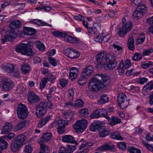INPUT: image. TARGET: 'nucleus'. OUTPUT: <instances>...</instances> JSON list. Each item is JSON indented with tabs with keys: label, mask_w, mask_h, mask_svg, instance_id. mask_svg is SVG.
<instances>
[{
	"label": "nucleus",
	"mask_w": 153,
	"mask_h": 153,
	"mask_svg": "<svg viewBox=\"0 0 153 153\" xmlns=\"http://www.w3.org/2000/svg\"><path fill=\"white\" fill-rule=\"evenodd\" d=\"M26 123V121L25 120L19 123L15 127V129L16 131H18L20 130L24 127Z\"/></svg>",
	"instance_id": "obj_48"
},
{
	"label": "nucleus",
	"mask_w": 153,
	"mask_h": 153,
	"mask_svg": "<svg viewBox=\"0 0 153 153\" xmlns=\"http://www.w3.org/2000/svg\"><path fill=\"white\" fill-rule=\"evenodd\" d=\"M25 139V136L23 134H21L17 137L11 144L10 147L11 151L15 152L20 149Z\"/></svg>",
	"instance_id": "obj_5"
},
{
	"label": "nucleus",
	"mask_w": 153,
	"mask_h": 153,
	"mask_svg": "<svg viewBox=\"0 0 153 153\" xmlns=\"http://www.w3.org/2000/svg\"><path fill=\"white\" fill-rule=\"evenodd\" d=\"M102 122L96 120L91 123L89 127V130L93 132L96 131L102 128Z\"/></svg>",
	"instance_id": "obj_15"
},
{
	"label": "nucleus",
	"mask_w": 153,
	"mask_h": 153,
	"mask_svg": "<svg viewBox=\"0 0 153 153\" xmlns=\"http://www.w3.org/2000/svg\"><path fill=\"white\" fill-rule=\"evenodd\" d=\"M128 151L130 153H141L140 150L133 146L128 148Z\"/></svg>",
	"instance_id": "obj_47"
},
{
	"label": "nucleus",
	"mask_w": 153,
	"mask_h": 153,
	"mask_svg": "<svg viewBox=\"0 0 153 153\" xmlns=\"http://www.w3.org/2000/svg\"><path fill=\"white\" fill-rule=\"evenodd\" d=\"M68 100L73 101L74 91L73 89H70L68 91Z\"/></svg>",
	"instance_id": "obj_50"
},
{
	"label": "nucleus",
	"mask_w": 153,
	"mask_h": 153,
	"mask_svg": "<svg viewBox=\"0 0 153 153\" xmlns=\"http://www.w3.org/2000/svg\"><path fill=\"white\" fill-rule=\"evenodd\" d=\"M34 43L32 42H28L27 44H21L17 46L16 49L17 52H20L22 54L28 56H32L36 52L33 48Z\"/></svg>",
	"instance_id": "obj_2"
},
{
	"label": "nucleus",
	"mask_w": 153,
	"mask_h": 153,
	"mask_svg": "<svg viewBox=\"0 0 153 153\" xmlns=\"http://www.w3.org/2000/svg\"><path fill=\"white\" fill-rule=\"evenodd\" d=\"M65 39L68 42L71 43H78V41L76 38L69 35L66 36Z\"/></svg>",
	"instance_id": "obj_37"
},
{
	"label": "nucleus",
	"mask_w": 153,
	"mask_h": 153,
	"mask_svg": "<svg viewBox=\"0 0 153 153\" xmlns=\"http://www.w3.org/2000/svg\"><path fill=\"white\" fill-rule=\"evenodd\" d=\"M51 118L50 116L45 117L39 120L38 123V126L39 128H41L45 125L49 121Z\"/></svg>",
	"instance_id": "obj_25"
},
{
	"label": "nucleus",
	"mask_w": 153,
	"mask_h": 153,
	"mask_svg": "<svg viewBox=\"0 0 153 153\" xmlns=\"http://www.w3.org/2000/svg\"><path fill=\"white\" fill-rule=\"evenodd\" d=\"M88 32L92 34H97V28L95 27H90L88 28Z\"/></svg>",
	"instance_id": "obj_63"
},
{
	"label": "nucleus",
	"mask_w": 153,
	"mask_h": 153,
	"mask_svg": "<svg viewBox=\"0 0 153 153\" xmlns=\"http://www.w3.org/2000/svg\"><path fill=\"white\" fill-rule=\"evenodd\" d=\"M117 145L119 149L122 150H125L127 146L126 143L123 142H121L118 143Z\"/></svg>",
	"instance_id": "obj_56"
},
{
	"label": "nucleus",
	"mask_w": 153,
	"mask_h": 153,
	"mask_svg": "<svg viewBox=\"0 0 153 153\" xmlns=\"http://www.w3.org/2000/svg\"><path fill=\"white\" fill-rule=\"evenodd\" d=\"M64 53L68 57L72 59H77L80 56L79 53L77 51L71 48H66L64 51Z\"/></svg>",
	"instance_id": "obj_13"
},
{
	"label": "nucleus",
	"mask_w": 153,
	"mask_h": 153,
	"mask_svg": "<svg viewBox=\"0 0 153 153\" xmlns=\"http://www.w3.org/2000/svg\"><path fill=\"white\" fill-rule=\"evenodd\" d=\"M68 124L67 121L60 119L58 120H56L54 121L50 127L51 128L56 127L58 129V133L62 134L65 132V127Z\"/></svg>",
	"instance_id": "obj_6"
},
{
	"label": "nucleus",
	"mask_w": 153,
	"mask_h": 153,
	"mask_svg": "<svg viewBox=\"0 0 153 153\" xmlns=\"http://www.w3.org/2000/svg\"><path fill=\"white\" fill-rule=\"evenodd\" d=\"M93 68L89 65L85 68L82 71L80 77L78 80V83L80 85H84L86 82L87 77L91 76L93 72Z\"/></svg>",
	"instance_id": "obj_3"
},
{
	"label": "nucleus",
	"mask_w": 153,
	"mask_h": 153,
	"mask_svg": "<svg viewBox=\"0 0 153 153\" xmlns=\"http://www.w3.org/2000/svg\"><path fill=\"white\" fill-rule=\"evenodd\" d=\"M123 62V60H122L120 62L119 64V67L117 69L119 74L121 75L123 74L125 72V70L126 69L122 65Z\"/></svg>",
	"instance_id": "obj_45"
},
{
	"label": "nucleus",
	"mask_w": 153,
	"mask_h": 153,
	"mask_svg": "<svg viewBox=\"0 0 153 153\" xmlns=\"http://www.w3.org/2000/svg\"><path fill=\"white\" fill-rule=\"evenodd\" d=\"M129 91L131 92L138 93L140 91V88L138 86L131 85L130 86Z\"/></svg>",
	"instance_id": "obj_49"
},
{
	"label": "nucleus",
	"mask_w": 153,
	"mask_h": 153,
	"mask_svg": "<svg viewBox=\"0 0 153 153\" xmlns=\"http://www.w3.org/2000/svg\"><path fill=\"white\" fill-rule=\"evenodd\" d=\"M148 81V79L146 78L140 77L137 79V82L140 84H143Z\"/></svg>",
	"instance_id": "obj_59"
},
{
	"label": "nucleus",
	"mask_w": 153,
	"mask_h": 153,
	"mask_svg": "<svg viewBox=\"0 0 153 153\" xmlns=\"http://www.w3.org/2000/svg\"><path fill=\"white\" fill-rule=\"evenodd\" d=\"M12 128V125L8 124L5 125L3 127L1 131L2 134H5L10 131Z\"/></svg>",
	"instance_id": "obj_33"
},
{
	"label": "nucleus",
	"mask_w": 153,
	"mask_h": 153,
	"mask_svg": "<svg viewBox=\"0 0 153 153\" xmlns=\"http://www.w3.org/2000/svg\"><path fill=\"white\" fill-rule=\"evenodd\" d=\"M108 77L102 74H96L90 81L89 89L92 91L101 90L108 84Z\"/></svg>",
	"instance_id": "obj_1"
},
{
	"label": "nucleus",
	"mask_w": 153,
	"mask_h": 153,
	"mask_svg": "<svg viewBox=\"0 0 153 153\" xmlns=\"http://www.w3.org/2000/svg\"><path fill=\"white\" fill-rule=\"evenodd\" d=\"M23 33L25 35L31 36L36 33V30L31 27H24L23 29Z\"/></svg>",
	"instance_id": "obj_24"
},
{
	"label": "nucleus",
	"mask_w": 153,
	"mask_h": 153,
	"mask_svg": "<svg viewBox=\"0 0 153 153\" xmlns=\"http://www.w3.org/2000/svg\"><path fill=\"white\" fill-rule=\"evenodd\" d=\"M49 149L48 147L45 144H42L40 145V151L43 153L48 152V151L49 150Z\"/></svg>",
	"instance_id": "obj_58"
},
{
	"label": "nucleus",
	"mask_w": 153,
	"mask_h": 153,
	"mask_svg": "<svg viewBox=\"0 0 153 153\" xmlns=\"http://www.w3.org/2000/svg\"><path fill=\"white\" fill-rule=\"evenodd\" d=\"M84 103L82 100L79 99L75 102L74 106L76 108H80L83 106Z\"/></svg>",
	"instance_id": "obj_54"
},
{
	"label": "nucleus",
	"mask_w": 153,
	"mask_h": 153,
	"mask_svg": "<svg viewBox=\"0 0 153 153\" xmlns=\"http://www.w3.org/2000/svg\"><path fill=\"white\" fill-rule=\"evenodd\" d=\"M3 139V137H0V146L2 147V146L5 147V148H3L4 150L6 149L8 146L7 143Z\"/></svg>",
	"instance_id": "obj_51"
},
{
	"label": "nucleus",
	"mask_w": 153,
	"mask_h": 153,
	"mask_svg": "<svg viewBox=\"0 0 153 153\" xmlns=\"http://www.w3.org/2000/svg\"><path fill=\"white\" fill-rule=\"evenodd\" d=\"M145 39V34L143 33H141L140 34L137 38L136 42L137 44H141L144 42Z\"/></svg>",
	"instance_id": "obj_40"
},
{
	"label": "nucleus",
	"mask_w": 153,
	"mask_h": 153,
	"mask_svg": "<svg viewBox=\"0 0 153 153\" xmlns=\"http://www.w3.org/2000/svg\"><path fill=\"white\" fill-rule=\"evenodd\" d=\"M21 25L22 23L19 20H15L10 23L9 27L10 29H14L19 28Z\"/></svg>",
	"instance_id": "obj_23"
},
{
	"label": "nucleus",
	"mask_w": 153,
	"mask_h": 153,
	"mask_svg": "<svg viewBox=\"0 0 153 153\" xmlns=\"http://www.w3.org/2000/svg\"><path fill=\"white\" fill-rule=\"evenodd\" d=\"M143 55L141 53H136L133 56L132 59L135 61H138L143 58Z\"/></svg>",
	"instance_id": "obj_43"
},
{
	"label": "nucleus",
	"mask_w": 153,
	"mask_h": 153,
	"mask_svg": "<svg viewBox=\"0 0 153 153\" xmlns=\"http://www.w3.org/2000/svg\"><path fill=\"white\" fill-rule=\"evenodd\" d=\"M36 47L40 51H43L45 49V47L44 44L40 42H37L36 44Z\"/></svg>",
	"instance_id": "obj_52"
},
{
	"label": "nucleus",
	"mask_w": 153,
	"mask_h": 153,
	"mask_svg": "<svg viewBox=\"0 0 153 153\" xmlns=\"http://www.w3.org/2000/svg\"><path fill=\"white\" fill-rule=\"evenodd\" d=\"M62 141L64 142L75 143L76 146L78 145L77 141L75 140L74 137L71 135H65L62 137Z\"/></svg>",
	"instance_id": "obj_19"
},
{
	"label": "nucleus",
	"mask_w": 153,
	"mask_h": 153,
	"mask_svg": "<svg viewBox=\"0 0 153 153\" xmlns=\"http://www.w3.org/2000/svg\"><path fill=\"white\" fill-rule=\"evenodd\" d=\"M64 117L68 121H70L73 118V113L70 111H65L63 113Z\"/></svg>",
	"instance_id": "obj_36"
},
{
	"label": "nucleus",
	"mask_w": 153,
	"mask_h": 153,
	"mask_svg": "<svg viewBox=\"0 0 153 153\" xmlns=\"http://www.w3.org/2000/svg\"><path fill=\"white\" fill-rule=\"evenodd\" d=\"M79 69L76 67H72L70 70L69 76L71 79L73 80L78 75Z\"/></svg>",
	"instance_id": "obj_22"
},
{
	"label": "nucleus",
	"mask_w": 153,
	"mask_h": 153,
	"mask_svg": "<svg viewBox=\"0 0 153 153\" xmlns=\"http://www.w3.org/2000/svg\"><path fill=\"white\" fill-rule=\"evenodd\" d=\"M142 143L144 146L146 147L147 149L149 150L152 151H153V145L148 143L145 140H143Z\"/></svg>",
	"instance_id": "obj_55"
},
{
	"label": "nucleus",
	"mask_w": 153,
	"mask_h": 153,
	"mask_svg": "<svg viewBox=\"0 0 153 153\" xmlns=\"http://www.w3.org/2000/svg\"><path fill=\"white\" fill-rule=\"evenodd\" d=\"M111 62V63L106 64L104 65L105 69L108 70L113 69L116 67L118 63L117 61H114L113 62Z\"/></svg>",
	"instance_id": "obj_32"
},
{
	"label": "nucleus",
	"mask_w": 153,
	"mask_h": 153,
	"mask_svg": "<svg viewBox=\"0 0 153 153\" xmlns=\"http://www.w3.org/2000/svg\"><path fill=\"white\" fill-rule=\"evenodd\" d=\"M122 27L118 28V34L121 37L125 36L127 33L130 31L132 27V23L131 22L126 23V19L124 17L122 19Z\"/></svg>",
	"instance_id": "obj_4"
},
{
	"label": "nucleus",
	"mask_w": 153,
	"mask_h": 153,
	"mask_svg": "<svg viewBox=\"0 0 153 153\" xmlns=\"http://www.w3.org/2000/svg\"><path fill=\"white\" fill-rule=\"evenodd\" d=\"M152 89H153V82L151 81L148 82L144 86L142 90V93L144 95H146Z\"/></svg>",
	"instance_id": "obj_20"
},
{
	"label": "nucleus",
	"mask_w": 153,
	"mask_h": 153,
	"mask_svg": "<svg viewBox=\"0 0 153 153\" xmlns=\"http://www.w3.org/2000/svg\"><path fill=\"white\" fill-rule=\"evenodd\" d=\"M12 81L10 78H6L3 80V82L1 85L2 90L8 91L12 88Z\"/></svg>",
	"instance_id": "obj_18"
},
{
	"label": "nucleus",
	"mask_w": 153,
	"mask_h": 153,
	"mask_svg": "<svg viewBox=\"0 0 153 153\" xmlns=\"http://www.w3.org/2000/svg\"><path fill=\"white\" fill-rule=\"evenodd\" d=\"M33 150V149L31 146L28 145L25 146L24 151L26 153H31Z\"/></svg>",
	"instance_id": "obj_60"
},
{
	"label": "nucleus",
	"mask_w": 153,
	"mask_h": 153,
	"mask_svg": "<svg viewBox=\"0 0 153 153\" xmlns=\"http://www.w3.org/2000/svg\"><path fill=\"white\" fill-rule=\"evenodd\" d=\"M67 148L69 153H72L76 149L75 146L71 145L70 144L67 145Z\"/></svg>",
	"instance_id": "obj_61"
},
{
	"label": "nucleus",
	"mask_w": 153,
	"mask_h": 153,
	"mask_svg": "<svg viewBox=\"0 0 153 153\" xmlns=\"http://www.w3.org/2000/svg\"><path fill=\"white\" fill-rule=\"evenodd\" d=\"M147 10V8L144 4L140 5L134 11L132 17L135 19H139L146 13Z\"/></svg>",
	"instance_id": "obj_10"
},
{
	"label": "nucleus",
	"mask_w": 153,
	"mask_h": 153,
	"mask_svg": "<svg viewBox=\"0 0 153 153\" xmlns=\"http://www.w3.org/2000/svg\"><path fill=\"white\" fill-rule=\"evenodd\" d=\"M104 33H101L99 35L97 36L96 37L94 38V40L95 41L99 42L100 43H102L103 41L104 42H108L109 40L110 39V37L109 35H106L105 36H103V38L99 39V37H102V35H103Z\"/></svg>",
	"instance_id": "obj_21"
},
{
	"label": "nucleus",
	"mask_w": 153,
	"mask_h": 153,
	"mask_svg": "<svg viewBox=\"0 0 153 153\" xmlns=\"http://www.w3.org/2000/svg\"><path fill=\"white\" fill-rule=\"evenodd\" d=\"M127 47L130 51H133L135 49L134 45V40L133 37H128L127 42Z\"/></svg>",
	"instance_id": "obj_26"
},
{
	"label": "nucleus",
	"mask_w": 153,
	"mask_h": 153,
	"mask_svg": "<svg viewBox=\"0 0 153 153\" xmlns=\"http://www.w3.org/2000/svg\"><path fill=\"white\" fill-rule=\"evenodd\" d=\"M27 97L28 102L31 104L35 103L40 100V98L39 96L32 91H30L28 92Z\"/></svg>",
	"instance_id": "obj_16"
},
{
	"label": "nucleus",
	"mask_w": 153,
	"mask_h": 153,
	"mask_svg": "<svg viewBox=\"0 0 153 153\" xmlns=\"http://www.w3.org/2000/svg\"><path fill=\"white\" fill-rule=\"evenodd\" d=\"M33 22L38 25L40 26H48L49 27H51L52 25H51L48 24V23H46L44 22L41 20H39L37 19H35L33 20Z\"/></svg>",
	"instance_id": "obj_41"
},
{
	"label": "nucleus",
	"mask_w": 153,
	"mask_h": 153,
	"mask_svg": "<svg viewBox=\"0 0 153 153\" xmlns=\"http://www.w3.org/2000/svg\"><path fill=\"white\" fill-rule=\"evenodd\" d=\"M52 34L56 37L60 38L64 37L66 35L64 32H60L58 31H53L52 32Z\"/></svg>",
	"instance_id": "obj_42"
},
{
	"label": "nucleus",
	"mask_w": 153,
	"mask_h": 153,
	"mask_svg": "<svg viewBox=\"0 0 153 153\" xmlns=\"http://www.w3.org/2000/svg\"><path fill=\"white\" fill-rule=\"evenodd\" d=\"M106 52L104 51H102L98 53L96 56V60L99 62H101L105 59L104 56H105Z\"/></svg>",
	"instance_id": "obj_35"
},
{
	"label": "nucleus",
	"mask_w": 153,
	"mask_h": 153,
	"mask_svg": "<svg viewBox=\"0 0 153 153\" xmlns=\"http://www.w3.org/2000/svg\"><path fill=\"white\" fill-rule=\"evenodd\" d=\"M115 146L114 144L111 143H105L102 146L98 147L97 150H100L104 151L105 150H108L112 152L116 151Z\"/></svg>",
	"instance_id": "obj_14"
},
{
	"label": "nucleus",
	"mask_w": 153,
	"mask_h": 153,
	"mask_svg": "<svg viewBox=\"0 0 153 153\" xmlns=\"http://www.w3.org/2000/svg\"><path fill=\"white\" fill-rule=\"evenodd\" d=\"M46 102L42 101L37 106L36 112V115L39 118L43 116L45 114L47 110Z\"/></svg>",
	"instance_id": "obj_11"
},
{
	"label": "nucleus",
	"mask_w": 153,
	"mask_h": 153,
	"mask_svg": "<svg viewBox=\"0 0 153 153\" xmlns=\"http://www.w3.org/2000/svg\"><path fill=\"white\" fill-rule=\"evenodd\" d=\"M117 58L113 53H109L107 55L105 60L107 62H114L117 60Z\"/></svg>",
	"instance_id": "obj_30"
},
{
	"label": "nucleus",
	"mask_w": 153,
	"mask_h": 153,
	"mask_svg": "<svg viewBox=\"0 0 153 153\" xmlns=\"http://www.w3.org/2000/svg\"><path fill=\"white\" fill-rule=\"evenodd\" d=\"M121 123V120L118 117L116 116H113L111 118L109 124L112 126H114Z\"/></svg>",
	"instance_id": "obj_28"
},
{
	"label": "nucleus",
	"mask_w": 153,
	"mask_h": 153,
	"mask_svg": "<svg viewBox=\"0 0 153 153\" xmlns=\"http://www.w3.org/2000/svg\"><path fill=\"white\" fill-rule=\"evenodd\" d=\"M122 65L123 66L124 68L126 69L129 66L131 65V63L130 60L128 59L126 60L124 64L123 63V62Z\"/></svg>",
	"instance_id": "obj_62"
},
{
	"label": "nucleus",
	"mask_w": 153,
	"mask_h": 153,
	"mask_svg": "<svg viewBox=\"0 0 153 153\" xmlns=\"http://www.w3.org/2000/svg\"><path fill=\"white\" fill-rule=\"evenodd\" d=\"M127 96L124 93H121L118 96L117 102L118 106L121 108L124 109L128 105L129 100H127Z\"/></svg>",
	"instance_id": "obj_8"
},
{
	"label": "nucleus",
	"mask_w": 153,
	"mask_h": 153,
	"mask_svg": "<svg viewBox=\"0 0 153 153\" xmlns=\"http://www.w3.org/2000/svg\"><path fill=\"white\" fill-rule=\"evenodd\" d=\"M51 137V135L50 133H47L44 134L41 137L42 140L43 142L47 141L50 140Z\"/></svg>",
	"instance_id": "obj_46"
},
{
	"label": "nucleus",
	"mask_w": 153,
	"mask_h": 153,
	"mask_svg": "<svg viewBox=\"0 0 153 153\" xmlns=\"http://www.w3.org/2000/svg\"><path fill=\"white\" fill-rule=\"evenodd\" d=\"M1 33V35L4 38V39H2L3 44L7 41L11 42L13 41L15 39L13 36V33L10 30L6 31L4 28H3L2 29Z\"/></svg>",
	"instance_id": "obj_12"
},
{
	"label": "nucleus",
	"mask_w": 153,
	"mask_h": 153,
	"mask_svg": "<svg viewBox=\"0 0 153 153\" xmlns=\"http://www.w3.org/2000/svg\"><path fill=\"white\" fill-rule=\"evenodd\" d=\"M16 112L18 117L19 119L23 120L28 115L27 108L25 105L22 103L18 105Z\"/></svg>",
	"instance_id": "obj_9"
},
{
	"label": "nucleus",
	"mask_w": 153,
	"mask_h": 153,
	"mask_svg": "<svg viewBox=\"0 0 153 153\" xmlns=\"http://www.w3.org/2000/svg\"><path fill=\"white\" fill-rule=\"evenodd\" d=\"M14 135V133H11L7 135H5L3 136L4 139H5L7 140H10L12 139Z\"/></svg>",
	"instance_id": "obj_64"
},
{
	"label": "nucleus",
	"mask_w": 153,
	"mask_h": 153,
	"mask_svg": "<svg viewBox=\"0 0 153 153\" xmlns=\"http://www.w3.org/2000/svg\"><path fill=\"white\" fill-rule=\"evenodd\" d=\"M153 63L151 61L143 62L141 65V67L144 69H146L152 65Z\"/></svg>",
	"instance_id": "obj_53"
},
{
	"label": "nucleus",
	"mask_w": 153,
	"mask_h": 153,
	"mask_svg": "<svg viewBox=\"0 0 153 153\" xmlns=\"http://www.w3.org/2000/svg\"><path fill=\"white\" fill-rule=\"evenodd\" d=\"M4 71L8 73H11L14 71L15 68L14 65L10 64H8L4 68Z\"/></svg>",
	"instance_id": "obj_34"
},
{
	"label": "nucleus",
	"mask_w": 153,
	"mask_h": 153,
	"mask_svg": "<svg viewBox=\"0 0 153 153\" xmlns=\"http://www.w3.org/2000/svg\"><path fill=\"white\" fill-rule=\"evenodd\" d=\"M106 112V110L103 108H100L97 109L93 111L90 115L91 119L97 118L100 117H102V115H104V113Z\"/></svg>",
	"instance_id": "obj_17"
},
{
	"label": "nucleus",
	"mask_w": 153,
	"mask_h": 153,
	"mask_svg": "<svg viewBox=\"0 0 153 153\" xmlns=\"http://www.w3.org/2000/svg\"><path fill=\"white\" fill-rule=\"evenodd\" d=\"M111 138L113 139L122 140L123 139V137L118 132H113L111 134Z\"/></svg>",
	"instance_id": "obj_38"
},
{
	"label": "nucleus",
	"mask_w": 153,
	"mask_h": 153,
	"mask_svg": "<svg viewBox=\"0 0 153 153\" xmlns=\"http://www.w3.org/2000/svg\"><path fill=\"white\" fill-rule=\"evenodd\" d=\"M46 78H44L40 82V88L41 89H42L44 88L45 87V86L48 82V81Z\"/></svg>",
	"instance_id": "obj_57"
},
{
	"label": "nucleus",
	"mask_w": 153,
	"mask_h": 153,
	"mask_svg": "<svg viewBox=\"0 0 153 153\" xmlns=\"http://www.w3.org/2000/svg\"><path fill=\"white\" fill-rule=\"evenodd\" d=\"M30 66L28 65L25 64L21 65V69L22 73L25 74H28L30 72Z\"/></svg>",
	"instance_id": "obj_31"
},
{
	"label": "nucleus",
	"mask_w": 153,
	"mask_h": 153,
	"mask_svg": "<svg viewBox=\"0 0 153 153\" xmlns=\"http://www.w3.org/2000/svg\"><path fill=\"white\" fill-rule=\"evenodd\" d=\"M109 100V98L106 95H103L101 96L99 100L98 103L100 104H104L107 102Z\"/></svg>",
	"instance_id": "obj_39"
},
{
	"label": "nucleus",
	"mask_w": 153,
	"mask_h": 153,
	"mask_svg": "<svg viewBox=\"0 0 153 153\" xmlns=\"http://www.w3.org/2000/svg\"><path fill=\"white\" fill-rule=\"evenodd\" d=\"M110 132V131L108 129H101L99 131V137L102 138L108 135Z\"/></svg>",
	"instance_id": "obj_27"
},
{
	"label": "nucleus",
	"mask_w": 153,
	"mask_h": 153,
	"mask_svg": "<svg viewBox=\"0 0 153 153\" xmlns=\"http://www.w3.org/2000/svg\"><path fill=\"white\" fill-rule=\"evenodd\" d=\"M26 86L24 84H21L17 87L16 89V91L18 93L24 94L26 93Z\"/></svg>",
	"instance_id": "obj_29"
},
{
	"label": "nucleus",
	"mask_w": 153,
	"mask_h": 153,
	"mask_svg": "<svg viewBox=\"0 0 153 153\" xmlns=\"http://www.w3.org/2000/svg\"><path fill=\"white\" fill-rule=\"evenodd\" d=\"M80 116L85 117H87L89 114L88 110L85 108L80 109L79 111Z\"/></svg>",
	"instance_id": "obj_44"
},
{
	"label": "nucleus",
	"mask_w": 153,
	"mask_h": 153,
	"mask_svg": "<svg viewBox=\"0 0 153 153\" xmlns=\"http://www.w3.org/2000/svg\"><path fill=\"white\" fill-rule=\"evenodd\" d=\"M87 126V120L83 119L77 120L73 125V128L77 133H82Z\"/></svg>",
	"instance_id": "obj_7"
}]
</instances>
